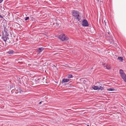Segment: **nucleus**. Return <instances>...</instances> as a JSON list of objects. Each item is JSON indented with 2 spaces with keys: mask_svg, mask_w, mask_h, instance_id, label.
<instances>
[{
  "mask_svg": "<svg viewBox=\"0 0 126 126\" xmlns=\"http://www.w3.org/2000/svg\"><path fill=\"white\" fill-rule=\"evenodd\" d=\"M72 15L78 21H79L80 17L78 12L76 11H73L72 12Z\"/></svg>",
  "mask_w": 126,
  "mask_h": 126,
  "instance_id": "1",
  "label": "nucleus"
},
{
  "mask_svg": "<svg viewBox=\"0 0 126 126\" xmlns=\"http://www.w3.org/2000/svg\"><path fill=\"white\" fill-rule=\"evenodd\" d=\"M119 73L122 78L125 82H126V75L123 70L122 69L120 70Z\"/></svg>",
  "mask_w": 126,
  "mask_h": 126,
  "instance_id": "2",
  "label": "nucleus"
},
{
  "mask_svg": "<svg viewBox=\"0 0 126 126\" xmlns=\"http://www.w3.org/2000/svg\"><path fill=\"white\" fill-rule=\"evenodd\" d=\"M59 38L61 40L64 41L67 40L68 39V38L65 36L64 34H61L59 37Z\"/></svg>",
  "mask_w": 126,
  "mask_h": 126,
  "instance_id": "3",
  "label": "nucleus"
},
{
  "mask_svg": "<svg viewBox=\"0 0 126 126\" xmlns=\"http://www.w3.org/2000/svg\"><path fill=\"white\" fill-rule=\"evenodd\" d=\"M92 88L94 90H103L104 89L101 86H100L99 87H98L97 86H93Z\"/></svg>",
  "mask_w": 126,
  "mask_h": 126,
  "instance_id": "4",
  "label": "nucleus"
},
{
  "mask_svg": "<svg viewBox=\"0 0 126 126\" xmlns=\"http://www.w3.org/2000/svg\"><path fill=\"white\" fill-rule=\"evenodd\" d=\"M82 25L83 26H89V24L86 20L84 19L83 20Z\"/></svg>",
  "mask_w": 126,
  "mask_h": 126,
  "instance_id": "5",
  "label": "nucleus"
},
{
  "mask_svg": "<svg viewBox=\"0 0 126 126\" xmlns=\"http://www.w3.org/2000/svg\"><path fill=\"white\" fill-rule=\"evenodd\" d=\"M8 35L7 34L6 35H3V39L4 41L6 42L7 39H9V38L8 37Z\"/></svg>",
  "mask_w": 126,
  "mask_h": 126,
  "instance_id": "6",
  "label": "nucleus"
},
{
  "mask_svg": "<svg viewBox=\"0 0 126 126\" xmlns=\"http://www.w3.org/2000/svg\"><path fill=\"white\" fill-rule=\"evenodd\" d=\"M52 21H55V22L56 24V26H58L59 23H60V21L59 20H56L55 19H52Z\"/></svg>",
  "mask_w": 126,
  "mask_h": 126,
  "instance_id": "7",
  "label": "nucleus"
},
{
  "mask_svg": "<svg viewBox=\"0 0 126 126\" xmlns=\"http://www.w3.org/2000/svg\"><path fill=\"white\" fill-rule=\"evenodd\" d=\"M70 80L68 79H63L62 81V83H65L68 82Z\"/></svg>",
  "mask_w": 126,
  "mask_h": 126,
  "instance_id": "8",
  "label": "nucleus"
},
{
  "mask_svg": "<svg viewBox=\"0 0 126 126\" xmlns=\"http://www.w3.org/2000/svg\"><path fill=\"white\" fill-rule=\"evenodd\" d=\"M107 90L109 91H115V89L113 88H108Z\"/></svg>",
  "mask_w": 126,
  "mask_h": 126,
  "instance_id": "9",
  "label": "nucleus"
},
{
  "mask_svg": "<svg viewBox=\"0 0 126 126\" xmlns=\"http://www.w3.org/2000/svg\"><path fill=\"white\" fill-rule=\"evenodd\" d=\"M14 52V51L12 50H10L9 51L7 52V53L9 54H12Z\"/></svg>",
  "mask_w": 126,
  "mask_h": 126,
  "instance_id": "10",
  "label": "nucleus"
},
{
  "mask_svg": "<svg viewBox=\"0 0 126 126\" xmlns=\"http://www.w3.org/2000/svg\"><path fill=\"white\" fill-rule=\"evenodd\" d=\"M106 68L108 70H110L111 69V66L110 65H107L106 66Z\"/></svg>",
  "mask_w": 126,
  "mask_h": 126,
  "instance_id": "11",
  "label": "nucleus"
},
{
  "mask_svg": "<svg viewBox=\"0 0 126 126\" xmlns=\"http://www.w3.org/2000/svg\"><path fill=\"white\" fill-rule=\"evenodd\" d=\"M118 59L119 60L122 62L123 60V58L122 57H119L118 58Z\"/></svg>",
  "mask_w": 126,
  "mask_h": 126,
  "instance_id": "12",
  "label": "nucleus"
},
{
  "mask_svg": "<svg viewBox=\"0 0 126 126\" xmlns=\"http://www.w3.org/2000/svg\"><path fill=\"white\" fill-rule=\"evenodd\" d=\"M43 50V49L42 48H39L38 49V51L39 52H41L42 50Z\"/></svg>",
  "mask_w": 126,
  "mask_h": 126,
  "instance_id": "13",
  "label": "nucleus"
},
{
  "mask_svg": "<svg viewBox=\"0 0 126 126\" xmlns=\"http://www.w3.org/2000/svg\"><path fill=\"white\" fill-rule=\"evenodd\" d=\"M72 75H68L67 77L68 78H71L72 77Z\"/></svg>",
  "mask_w": 126,
  "mask_h": 126,
  "instance_id": "14",
  "label": "nucleus"
},
{
  "mask_svg": "<svg viewBox=\"0 0 126 126\" xmlns=\"http://www.w3.org/2000/svg\"><path fill=\"white\" fill-rule=\"evenodd\" d=\"M29 19V17H27L25 19V20H28Z\"/></svg>",
  "mask_w": 126,
  "mask_h": 126,
  "instance_id": "15",
  "label": "nucleus"
},
{
  "mask_svg": "<svg viewBox=\"0 0 126 126\" xmlns=\"http://www.w3.org/2000/svg\"><path fill=\"white\" fill-rule=\"evenodd\" d=\"M51 25H54V24L53 23H52V22H51Z\"/></svg>",
  "mask_w": 126,
  "mask_h": 126,
  "instance_id": "16",
  "label": "nucleus"
},
{
  "mask_svg": "<svg viewBox=\"0 0 126 126\" xmlns=\"http://www.w3.org/2000/svg\"><path fill=\"white\" fill-rule=\"evenodd\" d=\"M0 17L2 18L3 17V16H2L1 15H0Z\"/></svg>",
  "mask_w": 126,
  "mask_h": 126,
  "instance_id": "17",
  "label": "nucleus"
},
{
  "mask_svg": "<svg viewBox=\"0 0 126 126\" xmlns=\"http://www.w3.org/2000/svg\"><path fill=\"white\" fill-rule=\"evenodd\" d=\"M3 0H0V3H1L2 1Z\"/></svg>",
  "mask_w": 126,
  "mask_h": 126,
  "instance_id": "18",
  "label": "nucleus"
},
{
  "mask_svg": "<svg viewBox=\"0 0 126 126\" xmlns=\"http://www.w3.org/2000/svg\"><path fill=\"white\" fill-rule=\"evenodd\" d=\"M41 102H39V104H41Z\"/></svg>",
  "mask_w": 126,
  "mask_h": 126,
  "instance_id": "19",
  "label": "nucleus"
},
{
  "mask_svg": "<svg viewBox=\"0 0 126 126\" xmlns=\"http://www.w3.org/2000/svg\"><path fill=\"white\" fill-rule=\"evenodd\" d=\"M104 22H105V25H106V22L105 21H104Z\"/></svg>",
  "mask_w": 126,
  "mask_h": 126,
  "instance_id": "20",
  "label": "nucleus"
},
{
  "mask_svg": "<svg viewBox=\"0 0 126 126\" xmlns=\"http://www.w3.org/2000/svg\"><path fill=\"white\" fill-rule=\"evenodd\" d=\"M28 65L29 66H30L31 64H28Z\"/></svg>",
  "mask_w": 126,
  "mask_h": 126,
  "instance_id": "21",
  "label": "nucleus"
},
{
  "mask_svg": "<svg viewBox=\"0 0 126 126\" xmlns=\"http://www.w3.org/2000/svg\"><path fill=\"white\" fill-rule=\"evenodd\" d=\"M97 1H98L99 0H97Z\"/></svg>",
  "mask_w": 126,
  "mask_h": 126,
  "instance_id": "22",
  "label": "nucleus"
},
{
  "mask_svg": "<svg viewBox=\"0 0 126 126\" xmlns=\"http://www.w3.org/2000/svg\"><path fill=\"white\" fill-rule=\"evenodd\" d=\"M87 126H89V125H87Z\"/></svg>",
  "mask_w": 126,
  "mask_h": 126,
  "instance_id": "23",
  "label": "nucleus"
}]
</instances>
